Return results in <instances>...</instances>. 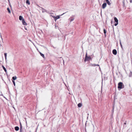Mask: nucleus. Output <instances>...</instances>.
Here are the masks:
<instances>
[{
  "instance_id": "nucleus-1",
  "label": "nucleus",
  "mask_w": 132,
  "mask_h": 132,
  "mask_svg": "<svg viewBox=\"0 0 132 132\" xmlns=\"http://www.w3.org/2000/svg\"><path fill=\"white\" fill-rule=\"evenodd\" d=\"M124 86L122 82H120L118 84V88L119 89H122L123 88Z\"/></svg>"
},
{
  "instance_id": "nucleus-2",
  "label": "nucleus",
  "mask_w": 132,
  "mask_h": 132,
  "mask_svg": "<svg viewBox=\"0 0 132 132\" xmlns=\"http://www.w3.org/2000/svg\"><path fill=\"white\" fill-rule=\"evenodd\" d=\"M91 59V57L89 56H87V53H86V56L84 60V61L86 62V61L89 60H90Z\"/></svg>"
},
{
  "instance_id": "nucleus-3",
  "label": "nucleus",
  "mask_w": 132,
  "mask_h": 132,
  "mask_svg": "<svg viewBox=\"0 0 132 132\" xmlns=\"http://www.w3.org/2000/svg\"><path fill=\"white\" fill-rule=\"evenodd\" d=\"M50 16H52L54 19V20L55 21H56L57 19L60 18V15H57L56 16H54L51 15H50Z\"/></svg>"
},
{
  "instance_id": "nucleus-4",
  "label": "nucleus",
  "mask_w": 132,
  "mask_h": 132,
  "mask_svg": "<svg viewBox=\"0 0 132 132\" xmlns=\"http://www.w3.org/2000/svg\"><path fill=\"white\" fill-rule=\"evenodd\" d=\"M114 19L115 21V22H116V23L114 24V25L115 26H116L118 24V20L117 18L115 17L114 18Z\"/></svg>"
},
{
  "instance_id": "nucleus-5",
  "label": "nucleus",
  "mask_w": 132,
  "mask_h": 132,
  "mask_svg": "<svg viewBox=\"0 0 132 132\" xmlns=\"http://www.w3.org/2000/svg\"><path fill=\"white\" fill-rule=\"evenodd\" d=\"M74 16L73 15H72L70 17V18L69 19V20L70 21V22H71L74 19Z\"/></svg>"
},
{
  "instance_id": "nucleus-6",
  "label": "nucleus",
  "mask_w": 132,
  "mask_h": 132,
  "mask_svg": "<svg viewBox=\"0 0 132 132\" xmlns=\"http://www.w3.org/2000/svg\"><path fill=\"white\" fill-rule=\"evenodd\" d=\"M106 5V3H104L102 5V7L103 9H104L105 8Z\"/></svg>"
},
{
  "instance_id": "nucleus-7",
  "label": "nucleus",
  "mask_w": 132,
  "mask_h": 132,
  "mask_svg": "<svg viewBox=\"0 0 132 132\" xmlns=\"http://www.w3.org/2000/svg\"><path fill=\"white\" fill-rule=\"evenodd\" d=\"M112 53L113 54L116 55L117 54V51L115 49H114L112 51Z\"/></svg>"
},
{
  "instance_id": "nucleus-8",
  "label": "nucleus",
  "mask_w": 132,
  "mask_h": 132,
  "mask_svg": "<svg viewBox=\"0 0 132 132\" xmlns=\"http://www.w3.org/2000/svg\"><path fill=\"white\" fill-rule=\"evenodd\" d=\"M22 24L24 25H27V23L24 19H23V20H22Z\"/></svg>"
},
{
  "instance_id": "nucleus-9",
  "label": "nucleus",
  "mask_w": 132,
  "mask_h": 132,
  "mask_svg": "<svg viewBox=\"0 0 132 132\" xmlns=\"http://www.w3.org/2000/svg\"><path fill=\"white\" fill-rule=\"evenodd\" d=\"M19 20H23V19H24L23 17L21 15H20L19 16Z\"/></svg>"
},
{
  "instance_id": "nucleus-10",
  "label": "nucleus",
  "mask_w": 132,
  "mask_h": 132,
  "mask_svg": "<svg viewBox=\"0 0 132 132\" xmlns=\"http://www.w3.org/2000/svg\"><path fill=\"white\" fill-rule=\"evenodd\" d=\"M15 129L16 131H18L19 129V128L18 126H16L15 127Z\"/></svg>"
},
{
  "instance_id": "nucleus-11",
  "label": "nucleus",
  "mask_w": 132,
  "mask_h": 132,
  "mask_svg": "<svg viewBox=\"0 0 132 132\" xmlns=\"http://www.w3.org/2000/svg\"><path fill=\"white\" fill-rule=\"evenodd\" d=\"M106 2H107L108 4L110 5L111 4V3L109 2V0H106Z\"/></svg>"
},
{
  "instance_id": "nucleus-12",
  "label": "nucleus",
  "mask_w": 132,
  "mask_h": 132,
  "mask_svg": "<svg viewBox=\"0 0 132 132\" xmlns=\"http://www.w3.org/2000/svg\"><path fill=\"white\" fill-rule=\"evenodd\" d=\"M2 67L3 69H4V71H5L6 72H6H7V70H6V69L5 68L4 66L3 65H2Z\"/></svg>"
},
{
  "instance_id": "nucleus-13",
  "label": "nucleus",
  "mask_w": 132,
  "mask_h": 132,
  "mask_svg": "<svg viewBox=\"0 0 132 132\" xmlns=\"http://www.w3.org/2000/svg\"><path fill=\"white\" fill-rule=\"evenodd\" d=\"M82 105V104L81 103H79L78 104V106L79 107H80Z\"/></svg>"
},
{
  "instance_id": "nucleus-14",
  "label": "nucleus",
  "mask_w": 132,
  "mask_h": 132,
  "mask_svg": "<svg viewBox=\"0 0 132 132\" xmlns=\"http://www.w3.org/2000/svg\"><path fill=\"white\" fill-rule=\"evenodd\" d=\"M17 77L16 76L13 77L12 79L13 80H15L16 79Z\"/></svg>"
},
{
  "instance_id": "nucleus-15",
  "label": "nucleus",
  "mask_w": 132,
  "mask_h": 132,
  "mask_svg": "<svg viewBox=\"0 0 132 132\" xmlns=\"http://www.w3.org/2000/svg\"><path fill=\"white\" fill-rule=\"evenodd\" d=\"M40 53L41 56H42L43 58H45V56L44 54H42L40 52Z\"/></svg>"
},
{
  "instance_id": "nucleus-16",
  "label": "nucleus",
  "mask_w": 132,
  "mask_h": 132,
  "mask_svg": "<svg viewBox=\"0 0 132 132\" xmlns=\"http://www.w3.org/2000/svg\"><path fill=\"white\" fill-rule=\"evenodd\" d=\"M26 3L27 4H28V5L30 4V3L29 0H27L26 1Z\"/></svg>"
},
{
  "instance_id": "nucleus-17",
  "label": "nucleus",
  "mask_w": 132,
  "mask_h": 132,
  "mask_svg": "<svg viewBox=\"0 0 132 132\" xmlns=\"http://www.w3.org/2000/svg\"><path fill=\"white\" fill-rule=\"evenodd\" d=\"M7 10L8 12L10 13H11V11L10 10V9L9 7L7 8Z\"/></svg>"
},
{
  "instance_id": "nucleus-18",
  "label": "nucleus",
  "mask_w": 132,
  "mask_h": 132,
  "mask_svg": "<svg viewBox=\"0 0 132 132\" xmlns=\"http://www.w3.org/2000/svg\"><path fill=\"white\" fill-rule=\"evenodd\" d=\"M4 55L5 56V58L6 60L7 59V53H4Z\"/></svg>"
},
{
  "instance_id": "nucleus-19",
  "label": "nucleus",
  "mask_w": 132,
  "mask_h": 132,
  "mask_svg": "<svg viewBox=\"0 0 132 132\" xmlns=\"http://www.w3.org/2000/svg\"><path fill=\"white\" fill-rule=\"evenodd\" d=\"M103 31H104V33L105 34H105H106V31L105 29H104Z\"/></svg>"
},
{
  "instance_id": "nucleus-20",
  "label": "nucleus",
  "mask_w": 132,
  "mask_h": 132,
  "mask_svg": "<svg viewBox=\"0 0 132 132\" xmlns=\"http://www.w3.org/2000/svg\"><path fill=\"white\" fill-rule=\"evenodd\" d=\"M0 37L1 39H2V42H3V39L2 38V35H1V33H0Z\"/></svg>"
},
{
  "instance_id": "nucleus-21",
  "label": "nucleus",
  "mask_w": 132,
  "mask_h": 132,
  "mask_svg": "<svg viewBox=\"0 0 132 132\" xmlns=\"http://www.w3.org/2000/svg\"><path fill=\"white\" fill-rule=\"evenodd\" d=\"M42 9L44 10H43L42 11V12L43 13H44V12H47V11L45 10L43 8H42Z\"/></svg>"
},
{
  "instance_id": "nucleus-22",
  "label": "nucleus",
  "mask_w": 132,
  "mask_h": 132,
  "mask_svg": "<svg viewBox=\"0 0 132 132\" xmlns=\"http://www.w3.org/2000/svg\"><path fill=\"white\" fill-rule=\"evenodd\" d=\"M120 46H121V48H122V44H121V42L120 40Z\"/></svg>"
},
{
  "instance_id": "nucleus-23",
  "label": "nucleus",
  "mask_w": 132,
  "mask_h": 132,
  "mask_svg": "<svg viewBox=\"0 0 132 132\" xmlns=\"http://www.w3.org/2000/svg\"><path fill=\"white\" fill-rule=\"evenodd\" d=\"M12 82L14 84V85L15 86V81L13 80H12Z\"/></svg>"
},
{
  "instance_id": "nucleus-24",
  "label": "nucleus",
  "mask_w": 132,
  "mask_h": 132,
  "mask_svg": "<svg viewBox=\"0 0 132 132\" xmlns=\"http://www.w3.org/2000/svg\"><path fill=\"white\" fill-rule=\"evenodd\" d=\"M20 125H21V127H20V132H21V130H22V126H21V123H20Z\"/></svg>"
},
{
  "instance_id": "nucleus-25",
  "label": "nucleus",
  "mask_w": 132,
  "mask_h": 132,
  "mask_svg": "<svg viewBox=\"0 0 132 132\" xmlns=\"http://www.w3.org/2000/svg\"><path fill=\"white\" fill-rule=\"evenodd\" d=\"M123 6L124 7H125V4L124 2H123Z\"/></svg>"
},
{
  "instance_id": "nucleus-26",
  "label": "nucleus",
  "mask_w": 132,
  "mask_h": 132,
  "mask_svg": "<svg viewBox=\"0 0 132 132\" xmlns=\"http://www.w3.org/2000/svg\"><path fill=\"white\" fill-rule=\"evenodd\" d=\"M130 2L131 3L132 2V0H130Z\"/></svg>"
},
{
  "instance_id": "nucleus-27",
  "label": "nucleus",
  "mask_w": 132,
  "mask_h": 132,
  "mask_svg": "<svg viewBox=\"0 0 132 132\" xmlns=\"http://www.w3.org/2000/svg\"><path fill=\"white\" fill-rule=\"evenodd\" d=\"M124 124L125 125H126V122H125L124 123Z\"/></svg>"
},
{
  "instance_id": "nucleus-28",
  "label": "nucleus",
  "mask_w": 132,
  "mask_h": 132,
  "mask_svg": "<svg viewBox=\"0 0 132 132\" xmlns=\"http://www.w3.org/2000/svg\"><path fill=\"white\" fill-rule=\"evenodd\" d=\"M65 13H63V14H62V15H61V16L62 15H63Z\"/></svg>"
},
{
  "instance_id": "nucleus-29",
  "label": "nucleus",
  "mask_w": 132,
  "mask_h": 132,
  "mask_svg": "<svg viewBox=\"0 0 132 132\" xmlns=\"http://www.w3.org/2000/svg\"><path fill=\"white\" fill-rule=\"evenodd\" d=\"M53 14V13H49V14Z\"/></svg>"
},
{
  "instance_id": "nucleus-30",
  "label": "nucleus",
  "mask_w": 132,
  "mask_h": 132,
  "mask_svg": "<svg viewBox=\"0 0 132 132\" xmlns=\"http://www.w3.org/2000/svg\"><path fill=\"white\" fill-rule=\"evenodd\" d=\"M96 66V64H95L94 65V66Z\"/></svg>"
},
{
  "instance_id": "nucleus-31",
  "label": "nucleus",
  "mask_w": 132,
  "mask_h": 132,
  "mask_svg": "<svg viewBox=\"0 0 132 132\" xmlns=\"http://www.w3.org/2000/svg\"><path fill=\"white\" fill-rule=\"evenodd\" d=\"M96 66H99V65H98V64H97V65H96Z\"/></svg>"
},
{
  "instance_id": "nucleus-32",
  "label": "nucleus",
  "mask_w": 132,
  "mask_h": 132,
  "mask_svg": "<svg viewBox=\"0 0 132 132\" xmlns=\"http://www.w3.org/2000/svg\"><path fill=\"white\" fill-rule=\"evenodd\" d=\"M64 63V61H63V64Z\"/></svg>"
},
{
  "instance_id": "nucleus-33",
  "label": "nucleus",
  "mask_w": 132,
  "mask_h": 132,
  "mask_svg": "<svg viewBox=\"0 0 132 132\" xmlns=\"http://www.w3.org/2000/svg\"><path fill=\"white\" fill-rule=\"evenodd\" d=\"M114 109V107H113V110Z\"/></svg>"
},
{
  "instance_id": "nucleus-34",
  "label": "nucleus",
  "mask_w": 132,
  "mask_h": 132,
  "mask_svg": "<svg viewBox=\"0 0 132 132\" xmlns=\"http://www.w3.org/2000/svg\"><path fill=\"white\" fill-rule=\"evenodd\" d=\"M0 45L1 46V44H0Z\"/></svg>"
}]
</instances>
